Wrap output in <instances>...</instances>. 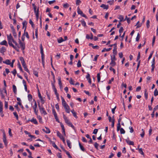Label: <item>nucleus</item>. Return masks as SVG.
<instances>
[{"mask_svg": "<svg viewBox=\"0 0 158 158\" xmlns=\"http://www.w3.org/2000/svg\"><path fill=\"white\" fill-rule=\"evenodd\" d=\"M7 36L8 44L9 46L13 47L14 49H17L15 46L12 43V42H14L15 40L11 35V34H10L9 35H7Z\"/></svg>", "mask_w": 158, "mask_h": 158, "instance_id": "1", "label": "nucleus"}, {"mask_svg": "<svg viewBox=\"0 0 158 158\" xmlns=\"http://www.w3.org/2000/svg\"><path fill=\"white\" fill-rule=\"evenodd\" d=\"M40 53L41 55L42 62L43 66H44V50L42 44H41L40 45Z\"/></svg>", "mask_w": 158, "mask_h": 158, "instance_id": "2", "label": "nucleus"}, {"mask_svg": "<svg viewBox=\"0 0 158 158\" xmlns=\"http://www.w3.org/2000/svg\"><path fill=\"white\" fill-rule=\"evenodd\" d=\"M2 131L3 133V141L5 145L6 146L7 144V141L6 137L5 131L4 130H2Z\"/></svg>", "mask_w": 158, "mask_h": 158, "instance_id": "3", "label": "nucleus"}, {"mask_svg": "<svg viewBox=\"0 0 158 158\" xmlns=\"http://www.w3.org/2000/svg\"><path fill=\"white\" fill-rule=\"evenodd\" d=\"M19 42L20 48L22 50H24L25 48V44L24 42H22L19 39Z\"/></svg>", "mask_w": 158, "mask_h": 158, "instance_id": "4", "label": "nucleus"}, {"mask_svg": "<svg viewBox=\"0 0 158 158\" xmlns=\"http://www.w3.org/2000/svg\"><path fill=\"white\" fill-rule=\"evenodd\" d=\"M77 9V12L78 14L80 15L81 16L84 17H85L86 19H88L87 17L83 13L82 11H81V10H80L79 7H78Z\"/></svg>", "mask_w": 158, "mask_h": 158, "instance_id": "5", "label": "nucleus"}, {"mask_svg": "<svg viewBox=\"0 0 158 158\" xmlns=\"http://www.w3.org/2000/svg\"><path fill=\"white\" fill-rule=\"evenodd\" d=\"M38 107L41 113L44 114V115H46L47 114V113L45 110L44 108L42 107H41L39 104H38Z\"/></svg>", "mask_w": 158, "mask_h": 158, "instance_id": "6", "label": "nucleus"}, {"mask_svg": "<svg viewBox=\"0 0 158 158\" xmlns=\"http://www.w3.org/2000/svg\"><path fill=\"white\" fill-rule=\"evenodd\" d=\"M34 101L35 102L34 105L33 106V108L34 109V112L36 115L38 114V110L37 109V104L35 100H34Z\"/></svg>", "mask_w": 158, "mask_h": 158, "instance_id": "7", "label": "nucleus"}, {"mask_svg": "<svg viewBox=\"0 0 158 158\" xmlns=\"http://www.w3.org/2000/svg\"><path fill=\"white\" fill-rule=\"evenodd\" d=\"M66 113H69L70 112V108L69 105L67 104L63 106Z\"/></svg>", "mask_w": 158, "mask_h": 158, "instance_id": "8", "label": "nucleus"}, {"mask_svg": "<svg viewBox=\"0 0 158 158\" xmlns=\"http://www.w3.org/2000/svg\"><path fill=\"white\" fill-rule=\"evenodd\" d=\"M122 120V118L119 117L118 120V123L117 126V131H118L119 130L120 128L121 127L120 122Z\"/></svg>", "mask_w": 158, "mask_h": 158, "instance_id": "9", "label": "nucleus"}, {"mask_svg": "<svg viewBox=\"0 0 158 158\" xmlns=\"http://www.w3.org/2000/svg\"><path fill=\"white\" fill-rule=\"evenodd\" d=\"M38 97L40 99V100H41V101L42 103V104H43L44 103V100L43 99L42 97L41 96V94L39 90V89H38Z\"/></svg>", "mask_w": 158, "mask_h": 158, "instance_id": "10", "label": "nucleus"}, {"mask_svg": "<svg viewBox=\"0 0 158 158\" xmlns=\"http://www.w3.org/2000/svg\"><path fill=\"white\" fill-rule=\"evenodd\" d=\"M16 46H15L17 49H15L17 52H19V48H20V47L19 46V44L15 40L14 41V42H13Z\"/></svg>", "mask_w": 158, "mask_h": 158, "instance_id": "11", "label": "nucleus"}, {"mask_svg": "<svg viewBox=\"0 0 158 158\" xmlns=\"http://www.w3.org/2000/svg\"><path fill=\"white\" fill-rule=\"evenodd\" d=\"M34 10V11L35 12V15L36 17L37 18H38L39 16V9L38 8L37 11H36V6H35L34 7H33Z\"/></svg>", "mask_w": 158, "mask_h": 158, "instance_id": "12", "label": "nucleus"}, {"mask_svg": "<svg viewBox=\"0 0 158 158\" xmlns=\"http://www.w3.org/2000/svg\"><path fill=\"white\" fill-rule=\"evenodd\" d=\"M28 121H31L32 123H33L34 124L37 125L38 124V122L35 118H33L31 120L29 119Z\"/></svg>", "mask_w": 158, "mask_h": 158, "instance_id": "13", "label": "nucleus"}, {"mask_svg": "<svg viewBox=\"0 0 158 158\" xmlns=\"http://www.w3.org/2000/svg\"><path fill=\"white\" fill-rule=\"evenodd\" d=\"M6 49L5 47H2L1 49H0V52L2 53L3 55H4V53L6 51Z\"/></svg>", "mask_w": 158, "mask_h": 158, "instance_id": "14", "label": "nucleus"}, {"mask_svg": "<svg viewBox=\"0 0 158 158\" xmlns=\"http://www.w3.org/2000/svg\"><path fill=\"white\" fill-rule=\"evenodd\" d=\"M22 65L23 67L24 68L25 70L26 71V72H27L29 73H30V71L27 68L26 66L25 63H24V64H22Z\"/></svg>", "mask_w": 158, "mask_h": 158, "instance_id": "15", "label": "nucleus"}, {"mask_svg": "<svg viewBox=\"0 0 158 158\" xmlns=\"http://www.w3.org/2000/svg\"><path fill=\"white\" fill-rule=\"evenodd\" d=\"M45 128L46 129V130H45L44 129H42V131L47 134L50 133V130L47 127H45Z\"/></svg>", "mask_w": 158, "mask_h": 158, "instance_id": "16", "label": "nucleus"}, {"mask_svg": "<svg viewBox=\"0 0 158 158\" xmlns=\"http://www.w3.org/2000/svg\"><path fill=\"white\" fill-rule=\"evenodd\" d=\"M101 7L103 8L104 9H107L108 8V5L102 4L100 6Z\"/></svg>", "mask_w": 158, "mask_h": 158, "instance_id": "17", "label": "nucleus"}, {"mask_svg": "<svg viewBox=\"0 0 158 158\" xmlns=\"http://www.w3.org/2000/svg\"><path fill=\"white\" fill-rule=\"evenodd\" d=\"M13 90L14 93L16 94H17V88L15 85H13L12 86Z\"/></svg>", "mask_w": 158, "mask_h": 158, "instance_id": "18", "label": "nucleus"}, {"mask_svg": "<svg viewBox=\"0 0 158 158\" xmlns=\"http://www.w3.org/2000/svg\"><path fill=\"white\" fill-rule=\"evenodd\" d=\"M0 44L1 45H4L6 46H8V44L7 41L6 40H4L2 41L0 43Z\"/></svg>", "mask_w": 158, "mask_h": 158, "instance_id": "19", "label": "nucleus"}, {"mask_svg": "<svg viewBox=\"0 0 158 158\" xmlns=\"http://www.w3.org/2000/svg\"><path fill=\"white\" fill-rule=\"evenodd\" d=\"M126 141L127 143L129 145H133L134 144V143L133 141H132L129 140H127V139L126 140Z\"/></svg>", "mask_w": 158, "mask_h": 158, "instance_id": "20", "label": "nucleus"}, {"mask_svg": "<svg viewBox=\"0 0 158 158\" xmlns=\"http://www.w3.org/2000/svg\"><path fill=\"white\" fill-rule=\"evenodd\" d=\"M63 151L66 153V154L68 156V157L69 158H72V156H71L69 152L66 150L65 149H63Z\"/></svg>", "mask_w": 158, "mask_h": 158, "instance_id": "21", "label": "nucleus"}, {"mask_svg": "<svg viewBox=\"0 0 158 158\" xmlns=\"http://www.w3.org/2000/svg\"><path fill=\"white\" fill-rule=\"evenodd\" d=\"M57 136L59 137L60 139H63V138H64L63 136L61 134L59 131H57Z\"/></svg>", "mask_w": 158, "mask_h": 158, "instance_id": "22", "label": "nucleus"}, {"mask_svg": "<svg viewBox=\"0 0 158 158\" xmlns=\"http://www.w3.org/2000/svg\"><path fill=\"white\" fill-rule=\"evenodd\" d=\"M3 63L6 64L8 65L10 64V61L8 59H7L5 61H3Z\"/></svg>", "mask_w": 158, "mask_h": 158, "instance_id": "23", "label": "nucleus"}, {"mask_svg": "<svg viewBox=\"0 0 158 158\" xmlns=\"http://www.w3.org/2000/svg\"><path fill=\"white\" fill-rule=\"evenodd\" d=\"M66 142L67 143V144L69 148H71L72 147L71 145V142L68 139L67 140Z\"/></svg>", "mask_w": 158, "mask_h": 158, "instance_id": "24", "label": "nucleus"}, {"mask_svg": "<svg viewBox=\"0 0 158 158\" xmlns=\"http://www.w3.org/2000/svg\"><path fill=\"white\" fill-rule=\"evenodd\" d=\"M61 100H62V105L63 106L67 104L66 103V102L65 101L64 99L62 96L61 97Z\"/></svg>", "mask_w": 158, "mask_h": 158, "instance_id": "25", "label": "nucleus"}, {"mask_svg": "<svg viewBox=\"0 0 158 158\" xmlns=\"http://www.w3.org/2000/svg\"><path fill=\"white\" fill-rule=\"evenodd\" d=\"M79 145L81 149L83 151H85V150L83 146L81 144V143H79Z\"/></svg>", "mask_w": 158, "mask_h": 158, "instance_id": "26", "label": "nucleus"}, {"mask_svg": "<svg viewBox=\"0 0 158 158\" xmlns=\"http://www.w3.org/2000/svg\"><path fill=\"white\" fill-rule=\"evenodd\" d=\"M113 53L114 55H116L117 54V47H114V49L113 50Z\"/></svg>", "mask_w": 158, "mask_h": 158, "instance_id": "27", "label": "nucleus"}, {"mask_svg": "<svg viewBox=\"0 0 158 158\" xmlns=\"http://www.w3.org/2000/svg\"><path fill=\"white\" fill-rule=\"evenodd\" d=\"M112 48H109L107 49L106 48H104L103 50H102V52H104L105 51H107V52L109 51Z\"/></svg>", "mask_w": 158, "mask_h": 158, "instance_id": "28", "label": "nucleus"}, {"mask_svg": "<svg viewBox=\"0 0 158 158\" xmlns=\"http://www.w3.org/2000/svg\"><path fill=\"white\" fill-rule=\"evenodd\" d=\"M19 59L21 61L22 64H24V63H25V62L23 57L21 56L20 57H19Z\"/></svg>", "mask_w": 158, "mask_h": 158, "instance_id": "29", "label": "nucleus"}, {"mask_svg": "<svg viewBox=\"0 0 158 158\" xmlns=\"http://www.w3.org/2000/svg\"><path fill=\"white\" fill-rule=\"evenodd\" d=\"M118 19H119L120 20L119 21V22H122L123 21H124L125 20H123V19H124L122 15H119V17L118 18Z\"/></svg>", "mask_w": 158, "mask_h": 158, "instance_id": "30", "label": "nucleus"}, {"mask_svg": "<svg viewBox=\"0 0 158 158\" xmlns=\"http://www.w3.org/2000/svg\"><path fill=\"white\" fill-rule=\"evenodd\" d=\"M116 62L114 61H111V62L110 63V64L111 65V67H113L115 65Z\"/></svg>", "mask_w": 158, "mask_h": 158, "instance_id": "31", "label": "nucleus"}, {"mask_svg": "<svg viewBox=\"0 0 158 158\" xmlns=\"http://www.w3.org/2000/svg\"><path fill=\"white\" fill-rule=\"evenodd\" d=\"M123 27H121L119 29V32L120 34L119 36H121V33L123 32Z\"/></svg>", "mask_w": 158, "mask_h": 158, "instance_id": "32", "label": "nucleus"}, {"mask_svg": "<svg viewBox=\"0 0 158 158\" xmlns=\"http://www.w3.org/2000/svg\"><path fill=\"white\" fill-rule=\"evenodd\" d=\"M58 84L61 87L62 86V83L61 82V79L60 77H58Z\"/></svg>", "mask_w": 158, "mask_h": 158, "instance_id": "33", "label": "nucleus"}, {"mask_svg": "<svg viewBox=\"0 0 158 158\" xmlns=\"http://www.w3.org/2000/svg\"><path fill=\"white\" fill-rule=\"evenodd\" d=\"M27 24V22L26 21H24L22 23L23 24V28L24 27H25L26 26V25Z\"/></svg>", "mask_w": 158, "mask_h": 158, "instance_id": "34", "label": "nucleus"}, {"mask_svg": "<svg viewBox=\"0 0 158 158\" xmlns=\"http://www.w3.org/2000/svg\"><path fill=\"white\" fill-rule=\"evenodd\" d=\"M100 73H98L97 74L98 81V82H99L100 80Z\"/></svg>", "mask_w": 158, "mask_h": 158, "instance_id": "35", "label": "nucleus"}, {"mask_svg": "<svg viewBox=\"0 0 158 158\" xmlns=\"http://www.w3.org/2000/svg\"><path fill=\"white\" fill-rule=\"evenodd\" d=\"M119 130H120V132L121 134H124L125 132V131L122 128H120Z\"/></svg>", "mask_w": 158, "mask_h": 158, "instance_id": "36", "label": "nucleus"}, {"mask_svg": "<svg viewBox=\"0 0 158 158\" xmlns=\"http://www.w3.org/2000/svg\"><path fill=\"white\" fill-rule=\"evenodd\" d=\"M28 98L29 101H31L32 99V96L31 94L28 95Z\"/></svg>", "mask_w": 158, "mask_h": 158, "instance_id": "37", "label": "nucleus"}, {"mask_svg": "<svg viewBox=\"0 0 158 158\" xmlns=\"http://www.w3.org/2000/svg\"><path fill=\"white\" fill-rule=\"evenodd\" d=\"M13 114L16 117L17 120H18L19 116L16 112H13Z\"/></svg>", "mask_w": 158, "mask_h": 158, "instance_id": "38", "label": "nucleus"}, {"mask_svg": "<svg viewBox=\"0 0 158 158\" xmlns=\"http://www.w3.org/2000/svg\"><path fill=\"white\" fill-rule=\"evenodd\" d=\"M139 153L142 155L143 156V157H144V152H143L141 148L140 149L139 148Z\"/></svg>", "mask_w": 158, "mask_h": 158, "instance_id": "39", "label": "nucleus"}, {"mask_svg": "<svg viewBox=\"0 0 158 158\" xmlns=\"http://www.w3.org/2000/svg\"><path fill=\"white\" fill-rule=\"evenodd\" d=\"M115 55H114L113 56H111V61H114L115 60H116V59L115 58Z\"/></svg>", "mask_w": 158, "mask_h": 158, "instance_id": "40", "label": "nucleus"}, {"mask_svg": "<svg viewBox=\"0 0 158 158\" xmlns=\"http://www.w3.org/2000/svg\"><path fill=\"white\" fill-rule=\"evenodd\" d=\"M81 22L82 25L84 27H85L86 26V23L84 20H81Z\"/></svg>", "mask_w": 158, "mask_h": 158, "instance_id": "41", "label": "nucleus"}, {"mask_svg": "<svg viewBox=\"0 0 158 158\" xmlns=\"http://www.w3.org/2000/svg\"><path fill=\"white\" fill-rule=\"evenodd\" d=\"M51 144L53 147L56 148V149H58L57 146L56 145L54 142H52V143Z\"/></svg>", "mask_w": 158, "mask_h": 158, "instance_id": "42", "label": "nucleus"}, {"mask_svg": "<svg viewBox=\"0 0 158 158\" xmlns=\"http://www.w3.org/2000/svg\"><path fill=\"white\" fill-rule=\"evenodd\" d=\"M147 27L148 28L150 27V21L149 20H147L146 22Z\"/></svg>", "mask_w": 158, "mask_h": 158, "instance_id": "43", "label": "nucleus"}, {"mask_svg": "<svg viewBox=\"0 0 158 158\" xmlns=\"http://www.w3.org/2000/svg\"><path fill=\"white\" fill-rule=\"evenodd\" d=\"M46 94L47 95V96L48 97V99L50 100L51 98L50 97V94H49L47 90L46 91Z\"/></svg>", "mask_w": 158, "mask_h": 158, "instance_id": "44", "label": "nucleus"}, {"mask_svg": "<svg viewBox=\"0 0 158 158\" xmlns=\"http://www.w3.org/2000/svg\"><path fill=\"white\" fill-rule=\"evenodd\" d=\"M99 146V144L98 143H97L95 142L94 144V146L95 148L97 149L98 150V146Z\"/></svg>", "mask_w": 158, "mask_h": 158, "instance_id": "45", "label": "nucleus"}, {"mask_svg": "<svg viewBox=\"0 0 158 158\" xmlns=\"http://www.w3.org/2000/svg\"><path fill=\"white\" fill-rule=\"evenodd\" d=\"M11 73L13 74L14 76H15L17 73L16 70L15 69H14L13 71H11Z\"/></svg>", "mask_w": 158, "mask_h": 158, "instance_id": "46", "label": "nucleus"}, {"mask_svg": "<svg viewBox=\"0 0 158 158\" xmlns=\"http://www.w3.org/2000/svg\"><path fill=\"white\" fill-rule=\"evenodd\" d=\"M77 67H80L81 66V61H80V60H79L78 61L77 63Z\"/></svg>", "mask_w": 158, "mask_h": 158, "instance_id": "47", "label": "nucleus"}, {"mask_svg": "<svg viewBox=\"0 0 158 158\" xmlns=\"http://www.w3.org/2000/svg\"><path fill=\"white\" fill-rule=\"evenodd\" d=\"M18 67L20 70H21L22 72H23V69H22V68L21 67V64H20V63L19 62L18 64Z\"/></svg>", "mask_w": 158, "mask_h": 158, "instance_id": "48", "label": "nucleus"}, {"mask_svg": "<svg viewBox=\"0 0 158 158\" xmlns=\"http://www.w3.org/2000/svg\"><path fill=\"white\" fill-rule=\"evenodd\" d=\"M63 7L64 8H67L69 6V5L67 3L64 4L63 5Z\"/></svg>", "mask_w": 158, "mask_h": 158, "instance_id": "49", "label": "nucleus"}, {"mask_svg": "<svg viewBox=\"0 0 158 158\" xmlns=\"http://www.w3.org/2000/svg\"><path fill=\"white\" fill-rule=\"evenodd\" d=\"M64 41V40L62 37H61L60 39L58 40V43H60Z\"/></svg>", "mask_w": 158, "mask_h": 158, "instance_id": "50", "label": "nucleus"}, {"mask_svg": "<svg viewBox=\"0 0 158 158\" xmlns=\"http://www.w3.org/2000/svg\"><path fill=\"white\" fill-rule=\"evenodd\" d=\"M29 23L31 24L32 27H33L34 24L33 22H32V20L31 19H30L29 20Z\"/></svg>", "mask_w": 158, "mask_h": 158, "instance_id": "51", "label": "nucleus"}, {"mask_svg": "<svg viewBox=\"0 0 158 158\" xmlns=\"http://www.w3.org/2000/svg\"><path fill=\"white\" fill-rule=\"evenodd\" d=\"M69 83L70 84L74 85V82L73 81V80L72 78H70V80L69 81Z\"/></svg>", "mask_w": 158, "mask_h": 158, "instance_id": "52", "label": "nucleus"}, {"mask_svg": "<svg viewBox=\"0 0 158 158\" xmlns=\"http://www.w3.org/2000/svg\"><path fill=\"white\" fill-rule=\"evenodd\" d=\"M111 127H113L114 126V119L113 118V119H112V120L111 121Z\"/></svg>", "mask_w": 158, "mask_h": 158, "instance_id": "53", "label": "nucleus"}, {"mask_svg": "<svg viewBox=\"0 0 158 158\" xmlns=\"http://www.w3.org/2000/svg\"><path fill=\"white\" fill-rule=\"evenodd\" d=\"M17 104L18 105H19L21 107V108L22 109H23L24 108L22 105V104L21 102H18Z\"/></svg>", "mask_w": 158, "mask_h": 158, "instance_id": "54", "label": "nucleus"}, {"mask_svg": "<svg viewBox=\"0 0 158 158\" xmlns=\"http://www.w3.org/2000/svg\"><path fill=\"white\" fill-rule=\"evenodd\" d=\"M109 69L111 71H113L114 74L115 73V69L114 68H112V67H110V68Z\"/></svg>", "mask_w": 158, "mask_h": 158, "instance_id": "55", "label": "nucleus"}, {"mask_svg": "<svg viewBox=\"0 0 158 158\" xmlns=\"http://www.w3.org/2000/svg\"><path fill=\"white\" fill-rule=\"evenodd\" d=\"M23 35H24V36L25 35L26 37L28 39H29V36L28 33L27 32H25V33H24L23 34Z\"/></svg>", "mask_w": 158, "mask_h": 158, "instance_id": "56", "label": "nucleus"}, {"mask_svg": "<svg viewBox=\"0 0 158 158\" xmlns=\"http://www.w3.org/2000/svg\"><path fill=\"white\" fill-rule=\"evenodd\" d=\"M52 112L53 114V115H54V116H56L57 115V114L56 112V111L54 109H52Z\"/></svg>", "mask_w": 158, "mask_h": 158, "instance_id": "57", "label": "nucleus"}, {"mask_svg": "<svg viewBox=\"0 0 158 158\" xmlns=\"http://www.w3.org/2000/svg\"><path fill=\"white\" fill-rule=\"evenodd\" d=\"M154 95L155 96H156L158 95V91L156 89L154 91Z\"/></svg>", "mask_w": 158, "mask_h": 158, "instance_id": "58", "label": "nucleus"}, {"mask_svg": "<svg viewBox=\"0 0 158 158\" xmlns=\"http://www.w3.org/2000/svg\"><path fill=\"white\" fill-rule=\"evenodd\" d=\"M39 120V121L40 123H42V118L40 116H37Z\"/></svg>", "mask_w": 158, "mask_h": 158, "instance_id": "59", "label": "nucleus"}, {"mask_svg": "<svg viewBox=\"0 0 158 158\" xmlns=\"http://www.w3.org/2000/svg\"><path fill=\"white\" fill-rule=\"evenodd\" d=\"M116 135H115V133L114 132H113V137H112L113 139L115 140H116Z\"/></svg>", "mask_w": 158, "mask_h": 158, "instance_id": "60", "label": "nucleus"}, {"mask_svg": "<svg viewBox=\"0 0 158 158\" xmlns=\"http://www.w3.org/2000/svg\"><path fill=\"white\" fill-rule=\"evenodd\" d=\"M11 129L9 128V135L10 136H12V135L11 133Z\"/></svg>", "mask_w": 158, "mask_h": 158, "instance_id": "61", "label": "nucleus"}, {"mask_svg": "<svg viewBox=\"0 0 158 158\" xmlns=\"http://www.w3.org/2000/svg\"><path fill=\"white\" fill-rule=\"evenodd\" d=\"M8 103L7 102L5 101V108L7 109L8 108Z\"/></svg>", "mask_w": 158, "mask_h": 158, "instance_id": "62", "label": "nucleus"}, {"mask_svg": "<svg viewBox=\"0 0 158 158\" xmlns=\"http://www.w3.org/2000/svg\"><path fill=\"white\" fill-rule=\"evenodd\" d=\"M98 131V129H95L94 130L93 133L94 134H96L97 133Z\"/></svg>", "mask_w": 158, "mask_h": 158, "instance_id": "63", "label": "nucleus"}, {"mask_svg": "<svg viewBox=\"0 0 158 158\" xmlns=\"http://www.w3.org/2000/svg\"><path fill=\"white\" fill-rule=\"evenodd\" d=\"M142 133H141L140 134V135L142 137H143L144 136V131L143 130V129H142Z\"/></svg>", "mask_w": 158, "mask_h": 158, "instance_id": "64", "label": "nucleus"}]
</instances>
